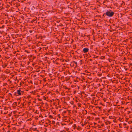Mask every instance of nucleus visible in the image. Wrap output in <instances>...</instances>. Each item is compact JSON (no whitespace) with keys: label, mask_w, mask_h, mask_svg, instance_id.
Wrapping results in <instances>:
<instances>
[{"label":"nucleus","mask_w":132,"mask_h":132,"mask_svg":"<svg viewBox=\"0 0 132 132\" xmlns=\"http://www.w3.org/2000/svg\"><path fill=\"white\" fill-rule=\"evenodd\" d=\"M106 14L107 15L110 17L112 16L113 15V13L112 12H110V11H107L106 12Z\"/></svg>","instance_id":"f257e3e1"},{"label":"nucleus","mask_w":132,"mask_h":132,"mask_svg":"<svg viewBox=\"0 0 132 132\" xmlns=\"http://www.w3.org/2000/svg\"><path fill=\"white\" fill-rule=\"evenodd\" d=\"M88 50V49L87 48H85L83 49V51L84 52H87Z\"/></svg>","instance_id":"f03ea898"},{"label":"nucleus","mask_w":132,"mask_h":132,"mask_svg":"<svg viewBox=\"0 0 132 132\" xmlns=\"http://www.w3.org/2000/svg\"><path fill=\"white\" fill-rule=\"evenodd\" d=\"M20 90H17L18 93L19 94V95H21V93L20 92Z\"/></svg>","instance_id":"7ed1b4c3"}]
</instances>
